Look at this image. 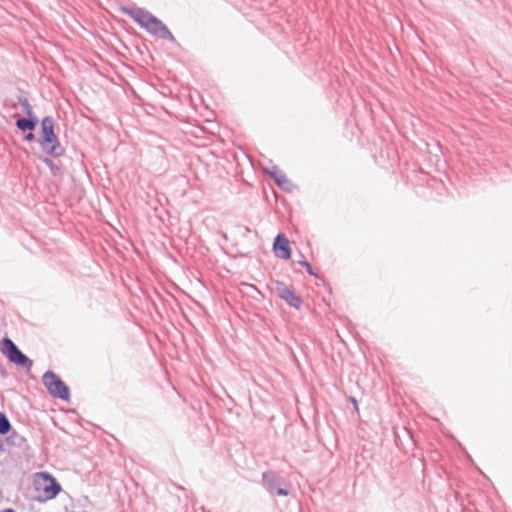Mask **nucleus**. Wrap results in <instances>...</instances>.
Masks as SVG:
<instances>
[{
	"mask_svg": "<svg viewBox=\"0 0 512 512\" xmlns=\"http://www.w3.org/2000/svg\"><path fill=\"white\" fill-rule=\"evenodd\" d=\"M130 14L133 19L149 33L162 39L174 40V37L167 26L150 12L141 8H136L133 9Z\"/></svg>",
	"mask_w": 512,
	"mask_h": 512,
	"instance_id": "nucleus-1",
	"label": "nucleus"
},
{
	"mask_svg": "<svg viewBox=\"0 0 512 512\" xmlns=\"http://www.w3.org/2000/svg\"><path fill=\"white\" fill-rule=\"evenodd\" d=\"M39 144L43 152L52 157H59L64 153V149L54 133V120L50 116L42 119Z\"/></svg>",
	"mask_w": 512,
	"mask_h": 512,
	"instance_id": "nucleus-2",
	"label": "nucleus"
},
{
	"mask_svg": "<svg viewBox=\"0 0 512 512\" xmlns=\"http://www.w3.org/2000/svg\"><path fill=\"white\" fill-rule=\"evenodd\" d=\"M33 487L35 497L40 502L55 498L61 490L60 484L47 472H38L34 475Z\"/></svg>",
	"mask_w": 512,
	"mask_h": 512,
	"instance_id": "nucleus-3",
	"label": "nucleus"
},
{
	"mask_svg": "<svg viewBox=\"0 0 512 512\" xmlns=\"http://www.w3.org/2000/svg\"><path fill=\"white\" fill-rule=\"evenodd\" d=\"M1 352L9 359L10 362L30 369L33 365L31 359H29L10 338H4L1 342Z\"/></svg>",
	"mask_w": 512,
	"mask_h": 512,
	"instance_id": "nucleus-4",
	"label": "nucleus"
},
{
	"mask_svg": "<svg viewBox=\"0 0 512 512\" xmlns=\"http://www.w3.org/2000/svg\"><path fill=\"white\" fill-rule=\"evenodd\" d=\"M44 386L48 392L55 398L67 400L69 389L67 385L52 371H47L42 377Z\"/></svg>",
	"mask_w": 512,
	"mask_h": 512,
	"instance_id": "nucleus-5",
	"label": "nucleus"
},
{
	"mask_svg": "<svg viewBox=\"0 0 512 512\" xmlns=\"http://www.w3.org/2000/svg\"><path fill=\"white\" fill-rule=\"evenodd\" d=\"M262 483L266 490L270 493H276L280 496H287L288 490L283 488L285 484L284 478L274 471H267L262 474Z\"/></svg>",
	"mask_w": 512,
	"mask_h": 512,
	"instance_id": "nucleus-6",
	"label": "nucleus"
},
{
	"mask_svg": "<svg viewBox=\"0 0 512 512\" xmlns=\"http://www.w3.org/2000/svg\"><path fill=\"white\" fill-rule=\"evenodd\" d=\"M275 291L277 295L284 300L288 305L293 308L299 309L302 300L301 298L294 292L293 289L286 286L283 282L277 281Z\"/></svg>",
	"mask_w": 512,
	"mask_h": 512,
	"instance_id": "nucleus-7",
	"label": "nucleus"
},
{
	"mask_svg": "<svg viewBox=\"0 0 512 512\" xmlns=\"http://www.w3.org/2000/svg\"><path fill=\"white\" fill-rule=\"evenodd\" d=\"M273 249L275 255L281 259H289L291 256V250L289 247V241L283 234H278L273 243Z\"/></svg>",
	"mask_w": 512,
	"mask_h": 512,
	"instance_id": "nucleus-8",
	"label": "nucleus"
},
{
	"mask_svg": "<svg viewBox=\"0 0 512 512\" xmlns=\"http://www.w3.org/2000/svg\"><path fill=\"white\" fill-rule=\"evenodd\" d=\"M271 177L275 180L277 185L286 191H290L292 189V183L287 178V176L278 171L276 167L273 168V171L270 172Z\"/></svg>",
	"mask_w": 512,
	"mask_h": 512,
	"instance_id": "nucleus-9",
	"label": "nucleus"
},
{
	"mask_svg": "<svg viewBox=\"0 0 512 512\" xmlns=\"http://www.w3.org/2000/svg\"><path fill=\"white\" fill-rule=\"evenodd\" d=\"M38 123L36 116H27V118H19L16 121V127L21 131L34 130Z\"/></svg>",
	"mask_w": 512,
	"mask_h": 512,
	"instance_id": "nucleus-10",
	"label": "nucleus"
},
{
	"mask_svg": "<svg viewBox=\"0 0 512 512\" xmlns=\"http://www.w3.org/2000/svg\"><path fill=\"white\" fill-rule=\"evenodd\" d=\"M17 99H18V102L13 104L14 108H17V105H20L22 108V112L25 115L31 116V117L35 116V114L33 112V108L31 106V104L29 103V100L26 96L20 94Z\"/></svg>",
	"mask_w": 512,
	"mask_h": 512,
	"instance_id": "nucleus-11",
	"label": "nucleus"
},
{
	"mask_svg": "<svg viewBox=\"0 0 512 512\" xmlns=\"http://www.w3.org/2000/svg\"><path fill=\"white\" fill-rule=\"evenodd\" d=\"M11 429V424L7 418V416L0 412V434L5 435Z\"/></svg>",
	"mask_w": 512,
	"mask_h": 512,
	"instance_id": "nucleus-12",
	"label": "nucleus"
},
{
	"mask_svg": "<svg viewBox=\"0 0 512 512\" xmlns=\"http://www.w3.org/2000/svg\"><path fill=\"white\" fill-rule=\"evenodd\" d=\"M43 162L51 169V171L56 174L59 170L58 166L49 158H44Z\"/></svg>",
	"mask_w": 512,
	"mask_h": 512,
	"instance_id": "nucleus-13",
	"label": "nucleus"
},
{
	"mask_svg": "<svg viewBox=\"0 0 512 512\" xmlns=\"http://www.w3.org/2000/svg\"><path fill=\"white\" fill-rule=\"evenodd\" d=\"M300 264L306 268V271L310 275H313V271H312L311 265L307 261H301Z\"/></svg>",
	"mask_w": 512,
	"mask_h": 512,
	"instance_id": "nucleus-14",
	"label": "nucleus"
},
{
	"mask_svg": "<svg viewBox=\"0 0 512 512\" xmlns=\"http://www.w3.org/2000/svg\"><path fill=\"white\" fill-rule=\"evenodd\" d=\"M34 138H35V136H34V134L32 132L28 133L25 136V140H27V141H32Z\"/></svg>",
	"mask_w": 512,
	"mask_h": 512,
	"instance_id": "nucleus-15",
	"label": "nucleus"
},
{
	"mask_svg": "<svg viewBox=\"0 0 512 512\" xmlns=\"http://www.w3.org/2000/svg\"><path fill=\"white\" fill-rule=\"evenodd\" d=\"M1 512H14V510H13V509L8 508V509H5V510H3V511H1Z\"/></svg>",
	"mask_w": 512,
	"mask_h": 512,
	"instance_id": "nucleus-16",
	"label": "nucleus"
}]
</instances>
